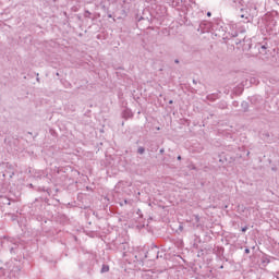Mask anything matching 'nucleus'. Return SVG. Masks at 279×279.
Instances as JSON below:
<instances>
[{"instance_id": "nucleus-1", "label": "nucleus", "mask_w": 279, "mask_h": 279, "mask_svg": "<svg viewBox=\"0 0 279 279\" xmlns=\"http://www.w3.org/2000/svg\"><path fill=\"white\" fill-rule=\"evenodd\" d=\"M130 186H132V181H120L117 183L116 189L125 191L126 189H130Z\"/></svg>"}, {"instance_id": "nucleus-2", "label": "nucleus", "mask_w": 279, "mask_h": 279, "mask_svg": "<svg viewBox=\"0 0 279 279\" xmlns=\"http://www.w3.org/2000/svg\"><path fill=\"white\" fill-rule=\"evenodd\" d=\"M145 258H151V260H154V258H158V247H154L147 252Z\"/></svg>"}, {"instance_id": "nucleus-3", "label": "nucleus", "mask_w": 279, "mask_h": 279, "mask_svg": "<svg viewBox=\"0 0 279 279\" xmlns=\"http://www.w3.org/2000/svg\"><path fill=\"white\" fill-rule=\"evenodd\" d=\"M210 27H211L210 22L203 21L199 24V28L202 29V32H208Z\"/></svg>"}, {"instance_id": "nucleus-4", "label": "nucleus", "mask_w": 279, "mask_h": 279, "mask_svg": "<svg viewBox=\"0 0 279 279\" xmlns=\"http://www.w3.org/2000/svg\"><path fill=\"white\" fill-rule=\"evenodd\" d=\"M132 117H134V113H132V110L124 109L122 111V119H132Z\"/></svg>"}, {"instance_id": "nucleus-5", "label": "nucleus", "mask_w": 279, "mask_h": 279, "mask_svg": "<svg viewBox=\"0 0 279 279\" xmlns=\"http://www.w3.org/2000/svg\"><path fill=\"white\" fill-rule=\"evenodd\" d=\"M158 276L151 271H147L142 276V279H156Z\"/></svg>"}, {"instance_id": "nucleus-6", "label": "nucleus", "mask_w": 279, "mask_h": 279, "mask_svg": "<svg viewBox=\"0 0 279 279\" xmlns=\"http://www.w3.org/2000/svg\"><path fill=\"white\" fill-rule=\"evenodd\" d=\"M231 5L233 8H243V0H233Z\"/></svg>"}, {"instance_id": "nucleus-7", "label": "nucleus", "mask_w": 279, "mask_h": 279, "mask_svg": "<svg viewBox=\"0 0 279 279\" xmlns=\"http://www.w3.org/2000/svg\"><path fill=\"white\" fill-rule=\"evenodd\" d=\"M100 271L101 274H108V271H110V266L104 264Z\"/></svg>"}, {"instance_id": "nucleus-8", "label": "nucleus", "mask_w": 279, "mask_h": 279, "mask_svg": "<svg viewBox=\"0 0 279 279\" xmlns=\"http://www.w3.org/2000/svg\"><path fill=\"white\" fill-rule=\"evenodd\" d=\"M259 53H262V56H267V46L265 45L260 46Z\"/></svg>"}, {"instance_id": "nucleus-9", "label": "nucleus", "mask_w": 279, "mask_h": 279, "mask_svg": "<svg viewBox=\"0 0 279 279\" xmlns=\"http://www.w3.org/2000/svg\"><path fill=\"white\" fill-rule=\"evenodd\" d=\"M137 154H140L141 156H143V154H145V147L140 146V147L137 148Z\"/></svg>"}, {"instance_id": "nucleus-10", "label": "nucleus", "mask_w": 279, "mask_h": 279, "mask_svg": "<svg viewBox=\"0 0 279 279\" xmlns=\"http://www.w3.org/2000/svg\"><path fill=\"white\" fill-rule=\"evenodd\" d=\"M90 12L89 11H85V13H84V16H85V19H90Z\"/></svg>"}, {"instance_id": "nucleus-11", "label": "nucleus", "mask_w": 279, "mask_h": 279, "mask_svg": "<svg viewBox=\"0 0 279 279\" xmlns=\"http://www.w3.org/2000/svg\"><path fill=\"white\" fill-rule=\"evenodd\" d=\"M194 219H195V222H196V223H199V216L195 215V216H194Z\"/></svg>"}, {"instance_id": "nucleus-12", "label": "nucleus", "mask_w": 279, "mask_h": 279, "mask_svg": "<svg viewBox=\"0 0 279 279\" xmlns=\"http://www.w3.org/2000/svg\"><path fill=\"white\" fill-rule=\"evenodd\" d=\"M242 232H247V227H243Z\"/></svg>"}, {"instance_id": "nucleus-13", "label": "nucleus", "mask_w": 279, "mask_h": 279, "mask_svg": "<svg viewBox=\"0 0 279 279\" xmlns=\"http://www.w3.org/2000/svg\"><path fill=\"white\" fill-rule=\"evenodd\" d=\"M174 63H175V64H180V60L175 59V60H174Z\"/></svg>"}, {"instance_id": "nucleus-14", "label": "nucleus", "mask_w": 279, "mask_h": 279, "mask_svg": "<svg viewBox=\"0 0 279 279\" xmlns=\"http://www.w3.org/2000/svg\"><path fill=\"white\" fill-rule=\"evenodd\" d=\"M245 254H250V248H245Z\"/></svg>"}, {"instance_id": "nucleus-15", "label": "nucleus", "mask_w": 279, "mask_h": 279, "mask_svg": "<svg viewBox=\"0 0 279 279\" xmlns=\"http://www.w3.org/2000/svg\"><path fill=\"white\" fill-rule=\"evenodd\" d=\"M207 16H213V13H210V12H207Z\"/></svg>"}, {"instance_id": "nucleus-16", "label": "nucleus", "mask_w": 279, "mask_h": 279, "mask_svg": "<svg viewBox=\"0 0 279 279\" xmlns=\"http://www.w3.org/2000/svg\"><path fill=\"white\" fill-rule=\"evenodd\" d=\"M240 16H241V19H245V14H241Z\"/></svg>"}, {"instance_id": "nucleus-17", "label": "nucleus", "mask_w": 279, "mask_h": 279, "mask_svg": "<svg viewBox=\"0 0 279 279\" xmlns=\"http://www.w3.org/2000/svg\"><path fill=\"white\" fill-rule=\"evenodd\" d=\"M178 160H182V156H178Z\"/></svg>"}, {"instance_id": "nucleus-18", "label": "nucleus", "mask_w": 279, "mask_h": 279, "mask_svg": "<svg viewBox=\"0 0 279 279\" xmlns=\"http://www.w3.org/2000/svg\"><path fill=\"white\" fill-rule=\"evenodd\" d=\"M193 84H197V81L193 80Z\"/></svg>"}, {"instance_id": "nucleus-19", "label": "nucleus", "mask_w": 279, "mask_h": 279, "mask_svg": "<svg viewBox=\"0 0 279 279\" xmlns=\"http://www.w3.org/2000/svg\"><path fill=\"white\" fill-rule=\"evenodd\" d=\"M169 104H170V105L173 104V100H170Z\"/></svg>"}, {"instance_id": "nucleus-20", "label": "nucleus", "mask_w": 279, "mask_h": 279, "mask_svg": "<svg viewBox=\"0 0 279 279\" xmlns=\"http://www.w3.org/2000/svg\"><path fill=\"white\" fill-rule=\"evenodd\" d=\"M162 151H165L163 149L160 150V153L162 154Z\"/></svg>"}, {"instance_id": "nucleus-21", "label": "nucleus", "mask_w": 279, "mask_h": 279, "mask_svg": "<svg viewBox=\"0 0 279 279\" xmlns=\"http://www.w3.org/2000/svg\"><path fill=\"white\" fill-rule=\"evenodd\" d=\"M124 204H128V201H124Z\"/></svg>"}, {"instance_id": "nucleus-22", "label": "nucleus", "mask_w": 279, "mask_h": 279, "mask_svg": "<svg viewBox=\"0 0 279 279\" xmlns=\"http://www.w3.org/2000/svg\"><path fill=\"white\" fill-rule=\"evenodd\" d=\"M181 1H186V0H181Z\"/></svg>"}]
</instances>
